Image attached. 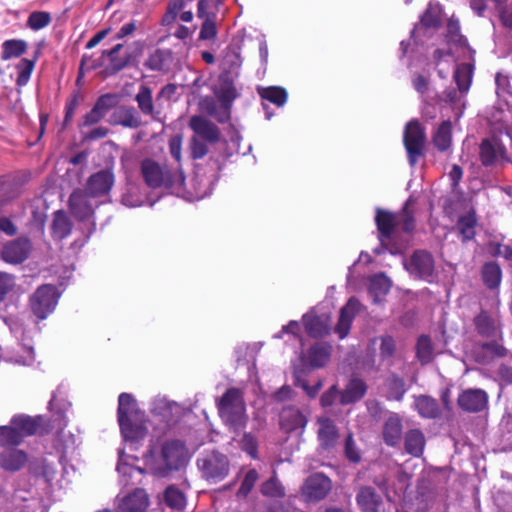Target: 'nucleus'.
<instances>
[{
	"instance_id": "f257e3e1",
	"label": "nucleus",
	"mask_w": 512,
	"mask_h": 512,
	"mask_svg": "<svg viewBox=\"0 0 512 512\" xmlns=\"http://www.w3.org/2000/svg\"><path fill=\"white\" fill-rule=\"evenodd\" d=\"M217 408L221 420L233 432H239L246 427L248 415L240 389H228L217 402Z\"/></svg>"
},
{
	"instance_id": "f03ea898",
	"label": "nucleus",
	"mask_w": 512,
	"mask_h": 512,
	"mask_svg": "<svg viewBox=\"0 0 512 512\" xmlns=\"http://www.w3.org/2000/svg\"><path fill=\"white\" fill-rule=\"evenodd\" d=\"M118 421L125 439L136 440L143 437L145 429L141 413L135 399L128 393L119 396Z\"/></svg>"
},
{
	"instance_id": "7ed1b4c3",
	"label": "nucleus",
	"mask_w": 512,
	"mask_h": 512,
	"mask_svg": "<svg viewBox=\"0 0 512 512\" xmlns=\"http://www.w3.org/2000/svg\"><path fill=\"white\" fill-rule=\"evenodd\" d=\"M189 453L185 445L176 440L163 444L161 452L152 466L153 473L164 477L171 471H176L186 466Z\"/></svg>"
},
{
	"instance_id": "20e7f679",
	"label": "nucleus",
	"mask_w": 512,
	"mask_h": 512,
	"mask_svg": "<svg viewBox=\"0 0 512 512\" xmlns=\"http://www.w3.org/2000/svg\"><path fill=\"white\" fill-rule=\"evenodd\" d=\"M197 466L202 478L213 484L222 481L230 470V463L226 455L216 451L205 453L199 457Z\"/></svg>"
},
{
	"instance_id": "39448f33",
	"label": "nucleus",
	"mask_w": 512,
	"mask_h": 512,
	"mask_svg": "<svg viewBox=\"0 0 512 512\" xmlns=\"http://www.w3.org/2000/svg\"><path fill=\"white\" fill-rule=\"evenodd\" d=\"M141 174L145 183L151 188H169L174 184L173 176L165 165H160L152 159L141 163Z\"/></svg>"
},
{
	"instance_id": "423d86ee",
	"label": "nucleus",
	"mask_w": 512,
	"mask_h": 512,
	"mask_svg": "<svg viewBox=\"0 0 512 512\" xmlns=\"http://www.w3.org/2000/svg\"><path fill=\"white\" fill-rule=\"evenodd\" d=\"M57 301L56 288L52 285H42L31 297V309L39 319H45L55 309Z\"/></svg>"
},
{
	"instance_id": "0eeeda50",
	"label": "nucleus",
	"mask_w": 512,
	"mask_h": 512,
	"mask_svg": "<svg viewBox=\"0 0 512 512\" xmlns=\"http://www.w3.org/2000/svg\"><path fill=\"white\" fill-rule=\"evenodd\" d=\"M425 132L417 121H410L404 131V145L408 154L409 163L416 164L423 153Z\"/></svg>"
},
{
	"instance_id": "6e6552de",
	"label": "nucleus",
	"mask_w": 512,
	"mask_h": 512,
	"mask_svg": "<svg viewBox=\"0 0 512 512\" xmlns=\"http://www.w3.org/2000/svg\"><path fill=\"white\" fill-rule=\"evenodd\" d=\"M331 481L323 474L311 475L302 486V497L307 502H317L324 499L331 490Z\"/></svg>"
},
{
	"instance_id": "1a4fd4ad",
	"label": "nucleus",
	"mask_w": 512,
	"mask_h": 512,
	"mask_svg": "<svg viewBox=\"0 0 512 512\" xmlns=\"http://www.w3.org/2000/svg\"><path fill=\"white\" fill-rule=\"evenodd\" d=\"M457 403L459 407L465 412H481L488 405V395L482 389H466L459 394Z\"/></svg>"
},
{
	"instance_id": "9d476101",
	"label": "nucleus",
	"mask_w": 512,
	"mask_h": 512,
	"mask_svg": "<svg viewBox=\"0 0 512 512\" xmlns=\"http://www.w3.org/2000/svg\"><path fill=\"white\" fill-rule=\"evenodd\" d=\"M404 265L410 274L419 278L428 279L434 271L433 257L426 251H416Z\"/></svg>"
},
{
	"instance_id": "9b49d317",
	"label": "nucleus",
	"mask_w": 512,
	"mask_h": 512,
	"mask_svg": "<svg viewBox=\"0 0 512 512\" xmlns=\"http://www.w3.org/2000/svg\"><path fill=\"white\" fill-rule=\"evenodd\" d=\"M189 127L199 139L208 143H217L220 140L219 128L207 118L201 115H194L189 120Z\"/></svg>"
},
{
	"instance_id": "f8f14e48",
	"label": "nucleus",
	"mask_w": 512,
	"mask_h": 512,
	"mask_svg": "<svg viewBox=\"0 0 512 512\" xmlns=\"http://www.w3.org/2000/svg\"><path fill=\"white\" fill-rule=\"evenodd\" d=\"M317 426V438L320 448L323 450L334 448L339 440V432L333 420L327 417H320L317 420Z\"/></svg>"
},
{
	"instance_id": "ddd939ff",
	"label": "nucleus",
	"mask_w": 512,
	"mask_h": 512,
	"mask_svg": "<svg viewBox=\"0 0 512 512\" xmlns=\"http://www.w3.org/2000/svg\"><path fill=\"white\" fill-rule=\"evenodd\" d=\"M114 184V175L109 171H99L91 175L87 181L85 191L90 197L106 195Z\"/></svg>"
},
{
	"instance_id": "4468645a",
	"label": "nucleus",
	"mask_w": 512,
	"mask_h": 512,
	"mask_svg": "<svg viewBox=\"0 0 512 512\" xmlns=\"http://www.w3.org/2000/svg\"><path fill=\"white\" fill-rule=\"evenodd\" d=\"M149 505L147 493L136 489L118 501L116 512H145Z\"/></svg>"
},
{
	"instance_id": "2eb2a0df",
	"label": "nucleus",
	"mask_w": 512,
	"mask_h": 512,
	"mask_svg": "<svg viewBox=\"0 0 512 512\" xmlns=\"http://www.w3.org/2000/svg\"><path fill=\"white\" fill-rule=\"evenodd\" d=\"M90 197L86 191L76 189L69 197V209L74 217L85 220L92 216L93 207L88 200Z\"/></svg>"
},
{
	"instance_id": "dca6fc26",
	"label": "nucleus",
	"mask_w": 512,
	"mask_h": 512,
	"mask_svg": "<svg viewBox=\"0 0 512 512\" xmlns=\"http://www.w3.org/2000/svg\"><path fill=\"white\" fill-rule=\"evenodd\" d=\"M403 434L402 418L397 413H391L384 421L382 438L386 445L395 447L400 443Z\"/></svg>"
},
{
	"instance_id": "f3484780",
	"label": "nucleus",
	"mask_w": 512,
	"mask_h": 512,
	"mask_svg": "<svg viewBox=\"0 0 512 512\" xmlns=\"http://www.w3.org/2000/svg\"><path fill=\"white\" fill-rule=\"evenodd\" d=\"M30 248V242L27 239H16L4 246L2 258L8 263H20L28 257Z\"/></svg>"
},
{
	"instance_id": "a211bd4d",
	"label": "nucleus",
	"mask_w": 512,
	"mask_h": 512,
	"mask_svg": "<svg viewBox=\"0 0 512 512\" xmlns=\"http://www.w3.org/2000/svg\"><path fill=\"white\" fill-rule=\"evenodd\" d=\"M307 424V417L296 407H284L280 413V426L286 432L303 430Z\"/></svg>"
},
{
	"instance_id": "6ab92c4d",
	"label": "nucleus",
	"mask_w": 512,
	"mask_h": 512,
	"mask_svg": "<svg viewBox=\"0 0 512 512\" xmlns=\"http://www.w3.org/2000/svg\"><path fill=\"white\" fill-rule=\"evenodd\" d=\"M111 125H121L126 128H138L141 125V118L132 107L121 106L110 116Z\"/></svg>"
},
{
	"instance_id": "aec40b11",
	"label": "nucleus",
	"mask_w": 512,
	"mask_h": 512,
	"mask_svg": "<svg viewBox=\"0 0 512 512\" xmlns=\"http://www.w3.org/2000/svg\"><path fill=\"white\" fill-rule=\"evenodd\" d=\"M505 149L497 139L483 140L480 145V159L486 166L493 165L504 157Z\"/></svg>"
},
{
	"instance_id": "412c9836",
	"label": "nucleus",
	"mask_w": 512,
	"mask_h": 512,
	"mask_svg": "<svg viewBox=\"0 0 512 512\" xmlns=\"http://www.w3.org/2000/svg\"><path fill=\"white\" fill-rule=\"evenodd\" d=\"M360 308V303L355 298L349 299L347 304L341 309L338 323L335 331L339 334L340 338L347 336L350 326L355 314Z\"/></svg>"
},
{
	"instance_id": "4be33fe9",
	"label": "nucleus",
	"mask_w": 512,
	"mask_h": 512,
	"mask_svg": "<svg viewBox=\"0 0 512 512\" xmlns=\"http://www.w3.org/2000/svg\"><path fill=\"white\" fill-rule=\"evenodd\" d=\"M357 503L363 512H381V497L371 487H362L357 494Z\"/></svg>"
},
{
	"instance_id": "5701e85b",
	"label": "nucleus",
	"mask_w": 512,
	"mask_h": 512,
	"mask_svg": "<svg viewBox=\"0 0 512 512\" xmlns=\"http://www.w3.org/2000/svg\"><path fill=\"white\" fill-rule=\"evenodd\" d=\"M303 323L308 334L313 337H321L329 332V319L327 316H316L307 313L303 316Z\"/></svg>"
},
{
	"instance_id": "b1692460",
	"label": "nucleus",
	"mask_w": 512,
	"mask_h": 512,
	"mask_svg": "<svg viewBox=\"0 0 512 512\" xmlns=\"http://www.w3.org/2000/svg\"><path fill=\"white\" fill-rule=\"evenodd\" d=\"M424 434L418 429L407 431L404 437V446L408 454L414 457H420L425 447Z\"/></svg>"
},
{
	"instance_id": "393cba45",
	"label": "nucleus",
	"mask_w": 512,
	"mask_h": 512,
	"mask_svg": "<svg viewBox=\"0 0 512 512\" xmlns=\"http://www.w3.org/2000/svg\"><path fill=\"white\" fill-rule=\"evenodd\" d=\"M366 390L367 386L363 380L358 378L351 379L341 393L340 401L342 404L359 401L365 395Z\"/></svg>"
},
{
	"instance_id": "a878e982",
	"label": "nucleus",
	"mask_w": 512,
	"mask_h": 512,
	"mask_svg": "<svg viewBox=\"0 0 512 512\" xmlns=\"http://www.w3.org/2000/svg\"><path fill=\"white\" fill-rule=\"evenodd\" d=\"M27 461L26 454L17 449H9L0 454V466L8 471L19 470Z\"/></svg>"
},
{
	"instance_id": "bb28decb",
	"label": "nucleus",
	"mask_w": 512,
	"mask_h": 512,
	"mask_svg": "<svg viewBox=\"0 0 512 512\" xmlns=\"http://www.w3.org/2000/svg\"><path fill=\"white\" fill-rule=\"evenodd\" d=\"M330 356V346L325 344H316L309 350L308 363L313 368H321L328 363Z\"/></svg>"
},
{
	"instance_id": "cd10ccee",
	"label": "nucleus",
	"mask_w": 512,
	"mask_h": 512,
	"mask_svg": "<svg viewBox=\"0 0 512 512\" xmlns=\"http://www.w3.org/2000/svg\"><path fill=\"white\" fill-rule=\"evenodd\" d=\"M415 407L418 413L424 418H435L440 412L437 401L425 395L415 399Z\"/></svg>"
},
{
	"instance_id": "c85d7f7f",
	"label": "nucleus",
	"mask_w": 512,
	"mask_h": 512,
	"mask_svg": "<svg viewBox=\"0 0 512 512\" xmlns=\"http://www.w3.org/2000/svg\"><path fill=\"white\" fill-rule=\"evenodd\" d=\"M387 398L389 400L401 401L406 393L404 379L391 374L386 380Z\"/></svg>"
},
{
	"instance_id": "c756f323",
	"label": "nucleus",
	"mask_w": 512,
	"mask_h": 512,
	"mask_svg": "<svg viewBox=\"0 0 512 512\" xmlns=\"http://www.w3.org/2000/svg\"><path fill=\"white\" fill-rule=\"evenodd\" d=\"M27 42L21 39L6 40L2 44L1 59L7 61L23 55L27 50Z\"/></svg>"
},
{
	"instance_id": "7c9ffc66",
	"label": "nucleus",
	"mask_w": 512,
	"mask_h": 512,
	"mask_svg": "<svg viewBox=\"0 0 512 512\" xmlns=\"http://www.w3.org/2000/svg\"><path fill=\"white\" fill-rule=\"evenodd\" d=\"M376 223L381 235V240H383V238L390 237L396 225V219L393 214L381 209H377Z\"/></svg>"
},
{
	"instance_id": "2f4dec72",
	"label": "nucleus",
	"mask_w": 512,
	"mask_h": 512,
	"mask_svg": "<svg viewBox=\"0 0 512 512\" xmlns=\"http://www.w3.org/2000/svg\"><path fill=\"white\" fill-rule=\"evenodd\" d=\"M416 356L422 364L430 363L434 358V347L429 336L422 335L416 343Z\"/></svg>"
},
{
	"instance_id": "473e14b6",
	"label": "nucleus",
	"mask_w": 512,
	"mask_h": 512,
	"mask_svg": "<svg viewBox=\"0 0 512 512\" xmlns=\"http://www.w3.org/2000/svg\"><path fill=\"white\" fill-rule=\"evenodd\" d=\"M452 125L450 121H444L437 129L433 142L440 151H445L451 146Z\"/></svg>"
},
{
	"instance_id": "72a5a7b5",
	"label": "nucleus",
	"mask_w": 512,
	"mask_h": 512,
	"mask_svg": "<svg viewBox=\"0 0 512 512\" xmlns=\"http://www.w3.org/2000/svg\"><path fill=\"white\" fill-rule=\"evenodd\" d=\"M71 232V222L63 211L54 214L52 233L55 238L63 239Z\"/></svg>"
},
{
	"instance_id": "f704fd0d",
	"label": "nucleus",
	"mask_w": 512,
	"mask_h": 512,
	"mask_svg": "<svg viewBox=\"0 0 512 512\" xmlns=\"http://www.w3.org/2000/svg\"><path fill=\"white\" fill-rule=\"evenodd\" d=\"M473 74V65L471 63H464L457 67L454 78L457 83V86L461 92H467Z\"/></svg>"
},
{
	"instance_id": "c9c22d12",
	"label": "nucleus",
	"mask_w": 512,
	"mask_h": 512,
	"mask_svg": "<svg viewBox=\"0 0 512 512\" xmlns=\"http://www.w3.org/2000/svg\"><path fill=\"white\" fill-rule=\"evenodd\" d=\"M442 9L437 3H429L421 17V25L426 28H437L441 23Z\"/></svg>"
},
{
	"instance_id": "e433bc0d",
	"label": "nucleus",
	"mask_w": 512,
	"mask_h": 512,
	"mask_svg": "<svg viewBox=\"0 0 512 512\" xmlns=\"http://www.w3.org/2000/svg\"><path fill=\"white\" fill-rule=\"evenodd\" d=\"M11 424L16 427V429L21 434L22 439L25 436L32 435L37 432L38 425L36 421L28 416H15L11 420Z\"/></svg>"
},
{
	"instance_id": "4c0bfd02",
	"label": "nucleus",
	"mask_w": 512,
	"mask_h": 512,
	"mask_svg": "<svg viewBox=\"0 0 512 512\" xmlns=\"http://www.w3.org/2000/svg\"><path fill=\"white\" fill-rule=\"evenodd\" d=\"M459 32H460L459 22L457 20L451 19L448 22V26H447V36H448L449 42L454 43L456 46H459L463 50H467V52L469 54L474 53V51H472L468 47L467 40L462 35H460Z\"/></svg>"
},
{
	"instance_id": "58836bf2",
	"label": "nucleus",
	"mask_w": 512,
	"mask_h": 512,
	"mask_svg": "<svg viewBox=\"0 0 512 512\" xmlns=\"http://www.w3.org/2000/svg\"><path fill=\"white\" fill-rule=\"evenodd\" d=\"M475 325L478 332L484 336H493L498 329L497 321L484 312L475 318Z\"/></svg>"
},
{
	"instance_id": "ea45409f",
	"label": "nucleus",
	"mask_w": 512,
	"mask_h": 512,
	"mask_svg": "<svg viewBox=\"0 0 512 512\" xmlns=\"http://www.w3.org/2000/svg\"><path fill=\"white\" fill-rule=\"evenodd\" d=\"M122 44L115 45L112 49L102 52V59L108 58L110 61L109 68L113 72L122 70L128 64V58H119L118 53L122 49Z\"/></svg>"
},
{
	"instance_id": "a19ab883",
	"label": "nucleus",
	"mask_w": 512,
	"mask_h": 512,
	"mask_svg": "<svg viewBox=\"0 0 512 512\" xmlns=\"http://www.w3.org/2000/svg\"><path fill=\"white\" fill-rule=\"evenodd\" d=\"M165 503L172 509L181 510L186 506V497L175 486H169L164 494Z\"/></svg>"
},
{
	"instance_id": "79ce46f5",
	"label": "nucleus",
	"mask_w": 512,
	"mask_h": 512,
	"mask_svg": "<svg viewBox=\"0 0 512 512\" xmlns=\"http://www.w3.org/2000/svg\"><path fill=\"white\" fill-rule=\"evenodd\" d=\"M391 282L387 276L383 273L374 275L370 280L369 290L375 296V301L381 295H385L389 292Z\"/></svg>"
},
{
	"instance_id": "37998d69",
	"label": "nucleus",
	"mask_w": 512,
	"mask_h": 512,
	"mask_svg": "<svg viewBox=\"0 0 512 512\" xmlns=\"http://www.w3.org/2000/svg\"><path fill=\"white\" fill-rule=\"evenodd\" d=\"M482 277L484 283L489 288H496L501 281L500 267L494 262L485 264L482 270Z\"/></svg>"
},
{
	"instance_id": "c03bdc74",
	"label": "nucleus",
	"mask_w": 512,
	"mask_h": 512,
	"mask_svg": "<svg viewBox=\"0 0 512 512\" xmlns=\"http://www.w3.org/2000/svg\"><path fill=\"white\" fill-rule=\"evenodd\" d=\"M169 59H170L169 51L157 49L153 53L150 54V56L146 60L145 65L151 70L160 71L166 67Z\"/></svg>"
},
{
	"instance_id": "a18cd8bd",
	"label": "nucleus",
	"mask_w": 512,
	"mask_h": 512,
	"mask_svg": "<svg viewBox=\"0 0 512 512\" xmlns=\"http://www.w3.org/2000/svg\"><path fill=\"white\" fill-rule=\"evenodd\" d=\"M22 441L21 434L12 424L0 427V445H19Z\"/></svg>"
},
{
	"instance_id": "49530a36",
	"label": "nucleus",
	"mask_w": 512,
	"mask_h": 512,
	"mask_svg": "<svg viewBox=\"0 0 512 512\" xmlns=\"http://www.w3.org/2000/svg\"><path fill=\"white\" fill-rule=\"evenodd\" d=\"M136 101L139 109L146 115H152L154 111L152 102V91L146 86H142L136 95Z\"/></svg>"
},
{
	"instance_id": "de8ad7c7",
	"label": "nucleus",
	"mask_w": 512,
	"mask_h": 512,
	"mask_svg": "<svg viewBox=\"0 0 512 512\" xmlns=\"http://www.w3.org/2000/svg\"><path fill=\"white\" fill-rule=\"evenodd\" d=\"M476 219L473 214L462 216L457 224L460 234L464 240H470L475 235Z\"/></svg>"
},
{
	"instance_id": "09e8293b",
	"label": "nucleus",
	"mask_w": 512,
	"mask_h": 512,
	"mask_svg": "<svg viewBox=\"0 0 512 512\" xmlns=\"http://www.w3.org/2000/svg\"><path fill=\"white\" fill-rule=\"evenodd\" d=\"M261 493L267 497L281 498L285 496V489L276 477H271L262 484Z\"/></svg>"
},
{
	"instance_id": "8fccbe9b",
	"label": "nucleus",
	"mask_w": 512,
	"mask_h": 512,
	"mask_svg": "<svg viewBox=\"0 0 512 512\" xmlns=\"http://www.w3.org/2000/svg\"><path fill=\"white\" fill-rule=\"evenodd\" d=\"M35 61L23 58L17 65L18 77L16 83L18 86H24L28 83L33 72Z\"/></svg>"
},
{
	"instance_id": "3c124183",
	"label": "nucleus",
	"mask_w": 512,
	"mask_h": 512,
	"mask_svg": "<svg viewBox=\"0 0 512 512\" xmlns=\"http://www.w3.org/2000/svg\"><path fill=\"white\" fill-rule=\"evenodd\" d=\"M379 341L380 356L383 360L390 359L396 351V342L393 337L389 335L380 336L374 339V342Z\"/></svg>"
},
{
	"instance_id": "603ef678",
	"label": "nucleus",
	"mask_w": 512,
	"mask_h": 512,
	"mask_svg": "<svg viewBox=\"0 0 512 512\" xmlns=\"http://www.w3.org/2000/svg\"><path fill=\"white\" fill-rule=\"evenodd\" d=\"M51 22V16L48 12L36 11L30 14L27 24L33 30H40Z\"/></svg>"
},
{
	"instance_id": "864d4df0",
	"label": "nucleus",
	"mask_w": 512,
	"mask_h": 512,
	"mask_svg": "<svg viewBox=\"0 0 512 512\" xmlns=\"http://www.w3.org/2000/svg\"><path fill=\"white\" fill-rule=\"evenodd\" d=\"M262 97L270 102L282 106L287 100V93L285 89L280 87H269L263 90Z\"/></svg>"
},
{
	"instance_id": "5fc2aeb1",
	"label": "nucleus",
	"mask_w": 512,
	"mask_h": 512,
	"mask_svg": "<svg viewBox=\"0 0 512 512\" xmlns=\"http://www.w3.org/2000/svg\"><path fill=\"white\" fill-rule=\"evenodd\" d=\"M258 479L259 475L257 471L255 469L249 470L242 481V484L237 492V495L240 497H247L248 494L252 491Z\"/></svg>"
},
{
	"instance_id": "6e6d98bb",
	"label": "nucleus",
	"mask_w": 512,
	"mask_h": 512,
	"mask_svg": "<svg viewBox=\"0 0 512 512\" xmlns=\"http://www.w3.org/2000/svg\"><path fill=\"white\" fill-rule=\"evenodd\" d=\"M208 152L209 149L205 140L199 139L197 136L191 137L190 154L193 159H202Z\"/></svg>"
},
{
	"instance_id": "4d7b16f0",
	"label": "nucleus",
	"mask_w": 512,
	"mask_h": 512,
	"mask_svg": "<svg viewBox=\"0 0 512 512\" xmlns=\"http://www.w3.org/2000/svg\"><path fill=\"white\" fill-rule=\"evenodd\" d=\"M118 103V97L114 94H105L99 97L94 105V107L102 113V115H106L110 109L115 107Z\"/></svg>"
},
{
	"instance_id": "13d9d810",
	"label": "nucleus",
	"mask_w": 512,
	"mask_h": 512,
	"mask_svg": "<svg viewBox=\"0 0 512 512\" xmlns=\"http://www.w3.org/2000/svg\"><path fill=\"white\" fill-rule=\"evenodd\" d=\"M216 97L221 104L231 107L232 102L237 97V91L232 85H226L216 92Z\"/></svg>"
},
{
	"instance_id": "bf43d9fd",
	"label": "nucleus",
	"mask_w": 512,
	"mask_h": 512,
	"mask_svg": "<svg viewBox=\"0 0 512 512\" xmlns=\"http://www.w3.org/2000/svg\"><path fill=\"white\" fill-rule=\"evenodd\" d=\"M182 143L183 136L181 134L174 135L169 139V152L178 163L182 160Z\"/></svg>"
},
{
	"instance_id": "052dcab7",
	"label": "nucleus",
	"mask_w": 512,
	"mask_h": 512,
	"mask_svg": "<svg viewBox=\"0 0 512 512\" xmlns=\"http://www.w3.org/2000/svg\"><path fill=\"white\" fill-rule=\"evenodd\" d=\"M216 36V27L214 22V16H207L204 20L201 31L200 38L203 40L212 39Z\"/></svg>"
},
{
	"instance_id": "680f3d73",
	"label": "nucleus",
	"mask_w": 512,
	"mask_h": 512,
	"mask_svg": "<svg viewBox=\"0 0 512 512\" xmlns=\"http://www.w3.org/2000/svg\"><path fill=\"white\" fill-rule=\"evenodd\" d=\"M345 454H346V457L352 462L360 461V458H361L360 452H359L358 448L356 447L351 434H349L347 436L346 441H345Z\"/></svg>"
},
{
	"instance_id": "e2e57ef3",
	"label": "nucleus",
	"mask_w": 512,
	"mask_h": 512,
	"mask_svg": "<svg viewBox=\"0 0 512 512\" xmlns=\"http://www.w3.org/2000/svg\"><path fill=\"white\" fill-rule=\"evenodd\" d=\"M240 445L251 457H256L257 443L251 434H244L240 440Z\"/></svg>"
},
{
	"instance_id": "0e129e2a",
	"label": "nucleus",
	"mask_w": 512,
	"mask_h": 512,
	"mask_svg": "<svg viewBox=\"0 0 512 512\" xmlns=\"http://www.w3.org/2000/svg\"><path fill=\"white\" fill-rule=\"evenodd\" d=\"M14 286V279L7 273L0 272V300L10 291Z\"/></svg>"
},
{
	"instance_id": "69168bd1",
	"label": "nucleus",
	"mask_w": 512,
	"mask_h": 512,
	"mask_svg": "<svg viewBox=\"0 0 512 512\" xmlns=\"http://www.w3.org/2000/svg\"><path fill=\"white\" fill-rule=\"evenodd\" d=\"M104 118V115L100 113L94 106L84 117L83 126H92L97 124Z\"/></svg>"
},
{
	"instance_id": "338daca9",
	"label": "nucleus",
	"mask_w": 512,
	"mask_h": 512,
	"mask_svg": "<svg viewBox=\"0 0 512 512\" xmlns=\"http://www.w3.org/2000/svg\"><path fill=\"white\" fill-rule=\"evenodd\" d=\"M134 189L129 190L122 196V203L127 207H138L142 204V200L139 197H135Z\"/></svg>"
},
{
	"instance_id": "774afa93",
	"label": "nucleus",
	"mask_w": 512,
	"mask_h": 512,
	"mask_svg": "<svg viewBox=\"0 0 512 512\" xmlns=\"http://www.w3.org/2000/svg\"><path fill=\"white\" fill-rule=\"evenodd\" d=\"M137 29V25L134 21L124 24L120 30L116 33V39H123L127 36L132 35Z\"/></svg>"
}]
</instances>
